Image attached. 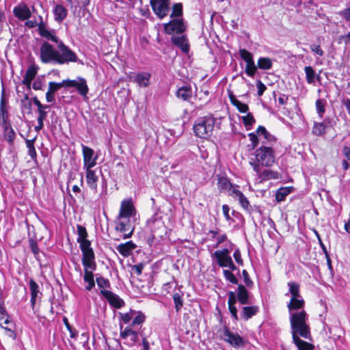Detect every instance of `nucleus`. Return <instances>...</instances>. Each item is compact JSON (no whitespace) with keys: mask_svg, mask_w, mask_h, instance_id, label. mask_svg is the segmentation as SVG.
Here are the masks:
<instances>
[{"mask_svg":"<svg viewBox=\"0 0 350 350\" xmlns=\"http://www.w3.org/2000/svg\"><path fill=\"white\" fill-rule=\"evenodd\" d=\"M39 57L43 64H68L77 62V54L63 42L57 44V49L47 41H44L40 47Z\"/></svg>","mask_w":350,"mask_h":350,"instance_id":"f257e3e1","label":"nucleus"},{"mask_svg":"<svg viewBox=\"0 0 350 350\" xmlns=\"http://www.w3.org/2000/svg\"><path fill=\"white\" fill-rule=\"evenodd\" d=\"M291 334L293 336V340L295 345L297 346L299 350H313L314 346L308 342L300 339L299 336L306 338L310 339V326L307 323H304V319H293L292 321Z\"/></svg>","mask_w":350,"mask_h":350,"instance_id":"f03ea898","label":"nucleus"},{"mask_svg":"<svg viewBox=\"0 0 350 350\" xmlns=\"http://www.w3.org/2000/svg\"><path fill=\"white\" fill-rule=\"evenodd\" d=\"M215 123V119L212 116L198 118L193 124V132L197 137L207 139L212 135Z\"/></svg>","mask_w":350,"mask_h":350,"instance_id":"7ed1b4c3","label":"nucleus"},{"mask_svg":"<svg viewBox=\"0 0 350 350\" xmlns=\"http://www.w3.org/2000/svg\"><path fill=\"white\" fill-rule=\"evenodd\" d=\"M305 301L301 296L297 297H291L290 301L287 304V308L289 312V320L291 327H292L293 319H304V323H307L308 315L304 310Z\"/></svg>","mask_w":350,"mask_h":350,"instance_id":"20e7f679","label":"nucleus"},{"mask_svg":"<svg viewBox=\"0 0 350 350\" xmlns=\"http://www.w3.org/2000/svg\"><path fill=\"white\" fill-rule=\"evenodd\" d=\"M82 264L84 267V276L83 280L85 282L88 283L85 286V289L90 291L95 286L94 280V274L92 273L96 268L95 262V256L88 257H82Z\"/></svg>","mask_w":350,"mask_h":350,"instance_id":"39448f33","label":"nucleus"},{"mask_svg":"<svg viewBox=\"0 0 350 350\" xmlns=\"http://www.w3.org/2000/svg\"><path fill=\"white\" fill-rule=\"evenodd\" d=\"M255 160L262 166H271L275 162L274 150L271 147L261 146L255 151Z\"/></svg>","mask_w":350,"mask_h":350,"instance_id":"423d86ee","label":"nucleus"},{"mask_svg":"<svg viewBox=\"0 0 350 350\" xmlns=\"http://www.w3.org/2000/svg\"><path fill=\"white\" fill-rule=\"evenodd\" d=\"M77 242L80 243V249L82 252V257H90L94 256L93 249L91 247V243L87 239L88 232L85 227L77 226Z\"/></svg>","mask_w":350,"mask_h":350,"instance_id":"0eeeda50","label":"nucleus"},{"mask_svg":"<svg viewBox=\"0 0 350 350\" xmlns=\"http://www.w3.org/2000/svg\"><path fill=\"white\" fill-rule=\"evenodd\" d=\"M150 5L154 13L161 19L170 12V0H150Z\"/></svg>","mask_w":350,"mask_h":350,"instance_id":"6e6552de","label":"nucleus"},{"mask_svg":"<svg viewBox=\"0 0 350 350\" xmlns=\"http://www.w3.org/2000/svg\"><path fill=\"white\" fill-rule=\"evenodd\" d=\"M163 28L165 32L167 34L182 33L186 30L183 18H172L170 22L163 25Z\"/></svg>","mask_w":350,"mask_h":350,"instance_id":"1a4fd4ad","label":"nucleus"},{"mask_svg":"<svg viewBox=\"0 0 350 350\" xmlns=\"http://www.w3.org/2000/svg\"><path fill=\"white\" fill-rule=\"evenodd\" d=\"M221 338L236 349L244 347L245 345L242 337L238 334L230 332L227 328L224 330Z\"/></svg>","mask_w":350,"mask_h":350,"instance_id":"9d476101","label":"nucleus"},{"mask_svg":"<svg viewBox=\"0 0 350 350\" xmlns=\"http://www.w3.org/2000/svg\"><path fill=\"white\" fill-rule=\"evenodd\" d=\"M147 226L151 230L153 237H161L165 225L161 217L157 215L152 216L147 221Z\"/></svg>","mask_w":350,"mask_h":350,"instance_id":"9b49d317","label":"nucleus"},{"mask_svg":"<svg viewBox=\"0 0 350 350\" xmlns=\"http://www.w3.org/2000/svg\"><path fill=\"white\" fill-rule=\"evenodd\" d=\"M120 336L122 339H126L130 337V340L132 344H135L139 341V335L142 337H146L142 332H138L135 327L131 326H126L123 328L122 324H120Z\"/></svg>","mask_w":350,"mask_h":350,"instance_id":"f8f14e48","label":"nucleus"},{"mask_svg":"<svg viewBox=\"0 0 350 350\" xmlns=\"http://www.w3.org/2000/svg\"><path fill=\"white\" fill-rule=\"evenodd\" d=\"M136 213L135 208L131 199L123 200L120 204V208L118 213L119 219H130L135 215Z\"/></svg>","mask_w":350,"mask_h":350,"instance_id":"ddd939ff","label":"nucleus"},{"mask_svg":"<svg viewBox=\"0 0 350 350\" xmlns=\"http://www.w3.org/2000/svg\"><path fill=\"white\" fill-rule=\"evenodd\" d=\"M40 25H39V34L41 37L46 38L48 40H51L57 44H59V42H62L59 40L57 36H56L55 30H49L46 27V25L43 22V18L41 16H39Z\"/></svg>","mask_w":350,"mask_h":350,"instance_id":"4468645a","label":"nucleus"},{"mask_svg":"<svg viewBox=\"0 0 350 350\" xmlns=\"http://www.w3.org/2000/svg\"><path fill=\"white\" fill-rule=\"evenodd\" d=\"M100 294L116 308H120L124 306V301L111 291L100 290Z\"/></svg>","mask_w":350,"mask_h":350,"instance_id":"2eb2a0df","label":"nucleus"},{"mask_svg":"<svg viewBox=\"0 0 350 350\" xmlns=\"http://www.w3.org/2000/svg\"><path fill=\"white\" fill-rule=\"evenodd\" d=\"M69 88H75L80 95H81L84 99H88L87 94L89 91V88L87 85V82L85 79L79 77L77 80H70Z\"/></svg>","mask_w":350,"mask_h":350,"instance_id":"dca6fc26","label":"nucleus"},{"mask_svg":"<svg viewBox=\"0 0 350 350\" xmlns=\"http://www.w3.org/2000/svg\"><path fill=\"white\" fill-rule=\"evenodd\" d=\"M82 152L83 156L84 168H92L96 163V157H93L94 151L91 148L86 146H82Z\"/></svg>","mask_w":350,"mask_h":350,"instance_id":"f3484780","label":"nucleus"},{"mask_svg":"<svg viewBox=\"0 0 350 350\" xmlns=\"http://www.w3.org/2000/svg\"><path fill=\"white\" fill-rule=\"evenodd\" d=\"M14 16L20 21H25L31 16V12L29 7L24 3H21L16 6L13 10Z\"/></svg>","mask_w":350,"mask_h":350,"instance_id":"a211bd4d","label":"nucleus"},{"mask_svg":"<svg viewBox=\"0 0 350 350\" xmlns=\"http://www.w3.org/2000/svg\"><path fill=\"white\" fill-rule=\"evenodd\" d=\"M230 251L228 249L222 250H217L214 252V256L217 260V263L219 267H226L232 260V258L229 256Z\"/></svg>","mask_w":350,"mask_h":350,"instance_id":"6ab92c4d","label":"nucleus"},{"mask_svg":"<svg viewBox=\"0 0 350 350\" xmlns=\"http://www.w3.org/2000/svg\"><path fill=\"white\" fill-rule=\"evenodd\" d=\"M10 124L8 120V112L4 98V90H3L0 101V126L3 128Z\"/></svg>","mask_w":350,"mask_h":350,"instance_id":"aec40b11","label":"nucleus"},{"mask_svg":"<svg viewBox=\"0 0 350 350\" xmlns=\"http://www.w3.org/2000/svg\"><path fill=\"white\" fill-rule=\"evenodd\" d=\"M116 230L122 232L124 239L131 237L134 228L131 223H123L122 221H116Z\"/></svg>","mask_w":350,"mask_h":350,"instance_id":"412c9836","label":"nucleus"},{"mask_svg":"<svg viewBox=\"0 0 350 350\" xmlns=\"http://www.w3.org/2000/svg\"><path fill=\"white\" fill-rule=\"evenodd\" d=\"M29 290L31 293V306L32 308L35 307L37 299L40 295H42V293L40 291V288L38 284L36 282V281L31 278L29 280Z\"/></svg>","mask_w":350,"mask_h":350,"instance_id":"4be33fe9","label":"nucleus"},{"mask_svg":"<svg viewBox=\"0 0 350 350\" xmlns=\"http://www.w3.org/2000/svg\"><path fill=\"white\" fill-rule=\"evenodd\" d=\"M38 72V68L34 65L28 67L22 81L23 85H26L28 89L31 88V83Z\"/></svg>","mask_w":350,"mask_h":350,"instance_id":"5701e85b","label":"nucleus"},{"mask_svg":"<svg viewBox=\"0 0 350 350\" xmlns=\"http://www.w3.org/2000/svg\"><path fill=\"white\" fill-rule=\"evenodd\" d=\"M171 41L174 45L180 48L184 53H187L189 52V45L185 36H172Z\"/></svg>","mask_w":350,"mask_h":350,"instance_id":"b1692460","label":"nucleus"},{"mask_svg":"<svg viewBox=\"0 0 350 350\" xmlns=\"http://www.w3.org/2000/svg\"><path fill=\"white\" fill-rule=\"evenodd\" d=\"M250 293L243 284H239L237 287V299L242 305H246L250 303Z\"/></svg>","mask_w":350,"mask_h":350,"instance_id":"393cba45","label":"nucleus"},{"mask_svg":"<svg viewBox=\"0 0 350 350\" xmlns=\"http://www.w3.org/2000/svg\"><path fill=\"white\" fill-rule=\"evenodd\" d=\"M86 181L88 186L95 191H97V182L98 176L92 168H86Z\"/></svg>","mask_w":350,"mask_h":350,"instance_id":"a878e982","label":"nucleus"},{"mask_svg":"<svg viewBox=\"0 0 350 350\" xmlns=\"http://www.w3.org/2000/svg\"><path fill=\"white\" fill-rule=\"evenodd\" d=\"M136 245L132 241H128L125 243L120 244L117 246V250L124 257L131 255L133 250L135 248Z\"/></svg>","mask_w":350,"mask_h":350,"instance_id":"bb28decb","label":"nucleus"},{"mask_svg":"<svg viewBox=\"0 0 350 350\" xmlns=\"http://www.w3.org/2000/svg\"><path fill=\"white\" fill-rule=\"evenodd\" d=\"M53 13L55 21L61 23L67 16V10L62 5H57L53 10Z\"/></svg>","mask_w":350,"mask_h":350,"instance_id":"cd10ccee","label":"nucleus"},{"mask_svg":"<svg viewBox=\"0 0 350 350\" xmlns=\"http://www.w3.org/2000/svg\"><path fill=\"white\" fill-rule=\"evenodd\" d=\"M258 312V307L256 306H244L243 307V311L241 314V318L244 320H248L253 316L256 315Z\"/></svg>","mask_w":350,"mask_h":350,"instance_id":"c85d7f7f","label":"nucleus"},{"mask_svg":"<svg viewBox=\"0 0 350 350\" xmlns=\"http://www.w3.org/2000/svg\"><path fill=\"white\" fill-rule=\"evenodd\" d=\"M176 95L183 100H189L192 96V90L190 86H183L177 90Z\"/></svg>","mask_w":350,"mask_h":350,"instance_id":"c756f323","label":"nucleus"},{"mask_svg":"<svg viewBox=\"0 0 350 350\" xmlns=\"http://www.w3.org/2000/svg\"><path fill=\"white\" fill-rule=\"evenodd\" d=\"M3 137L9 143L10 145H12L16 137V133L12 128L11 125H7L3 127Z\"/></svg>","mask_w":350,"mask_h":350,"instance_id":"7c9ffc66","label":"nucleus"},{"mask_svg":"<svg viewBox=\"0 0 350 350\" xmlns=\"http://www.w3.org/2000/svg\"><path fill=\"white\" fill-rule=\"evenodd\" d=\"M150 75L146 72L139 73L136 75L134 81L139 86L146 87L149 84Z\"/></svg>","mask_w":350,"mask_h":350,"instance_id":"2f4dec72","label":"nucleus"},{"mask_svg":"<svg viewBox=\"0 0 350 350\" xmlns=\"http://www.w3.org/2000/svg\"><path fill=\"white\" fill-rule=\"evenodd\" d=\"M257 66L261 70H270L273 66V61L269 57H260L257 62Z\"/></svg>","mask_w":350,"mask_h":350,"instance_id":"473e14b6","label":"nucleus"},{"mask_svg":"<svg viewBox=\"0 0 350 350\" xmlns=\"http://www.w3.org/2000/svg\"><path fill=\"white\" fill-rule=\"evenodd\" d=\"M36 141V137L32 139H26L25 144L26 146L28 149V154L31 157V159L33 161L36 160L37 153L34 146V143Z\"/></svg>","mask_w":350,"mask_h":350,"instance_id":"72a5a7b5","label":"nucleus"},{"mask_svg":"<svg viewBox=\"0 0 350 350\" xmlns=\"http://www.w3.org/2000/svg\"><path fill=\"white\" fill-rule=\"evenodd\" d=\"M326 125L324 122H314V126L312 129V134L317 136H321L325 133Z\"/></svg>","mask_w":350,"mask_h":350,"instance_id":"f704fd0d","label":"nucleus"},{"mask_svg":"<svg viewBox=\"0 0 350 350\" xmlns=\"http://www.w3.org/2000/svg\"><path fill=\"white\" fill-rule=\"evenodd\" d=\"M232 183L226 177H219L218 179L217 187L220 191H226L232 189Z\"/></svg>","mask_w":350,"mask_h":350,"instance_id":"c9c22d12","label":"nucleus"},{"mask_svg":"<svg viewBox=\"0 0 350 350\" xmlns=\"http://www.w3.org/2000/svg\"><path fill=\"white\" fill-rule=\"evenodd\" d=\"M292 191V188L290 187H281L277 190L275 193V199L277 202H282L284 200L285 197L288 196Z\"/></svg>","mask_w":350,"mask_h":350,"instance_id":"e433bc0d","label":"nucleus"},{"mask_svg":"<svg viewBox=\"0 0 350 350\" xmlns=\"http://www.w3.org/2000/svg\"><path fill=\"white\" fill-rule=\"evenodd\" d=\"M172 18H183V5L180 3H177L173 5L172 11L170 14Z\"/></svg>","mask_w":350,"mask_h":350,"instance_id":"4c0bfd02","label":"nucleus"},{"mask_svg":"<svg viewBox=\"0 0 350 350\" xmlns=\"http://www.w3.org/2000/svg\"><path fill=\"white\" fill-rule=\"evenodd\" d=\"M288 286L289 287V293L291 295V297H299L301 296L300 295L299 288L300 286L298 283H296L295 282H288Z\"/></svg>","mask_w":350,"mask_h":350,"instance_id":"58836bf2","label":"nucleus"},{"mask_svg":"<svg viewBox=\"0 0 350 350\" xmlns=\"http://www.w3.org/2000/svg\"><path fill=\"white\" fill-rule=\"evenodd\" d=\"M256 133L258 135H262L268 142H275V138L274 136L271 135L262 126H259L256 130Z\"/></svg>","mask_w":350,"mask_h":350,"instance_id":"ea45409f","label":"nucleus"},{"mask_svg":"<svg viewBox=\"0 0 350 350\" xmlns=\"http://www.w3.org/2000/svg\"><path fill=\"white\" fill-rule=\"evenodd\" d=\"M304 70L307 83L309 84L314 83L316 77V73L314 69L311 66H308L304 68Z\"/></svg>","mask_w":350,"mask_h":350,"instance_id":"a19ab883","label":"nucleus"},{"mask_svg":"<svg viewBox=\"0 0 350 350\" xmlns=\"http://www.w3.org/2000/svg\"><path fill=\"white\" fill-rule=\"evenodd\" d=\"M241 120L247 130L251 129V126L255 123V119L251 113H247L246 116H242Z\"/></svg>","mask_w":350,"mask_h":350,"instance_id":"79ce46f5","label":"nucleus"},{"mask_svg":"<svg viewBox=\"0 0 350 350\" xmlns=\"http://www.w3.org/2000/svg\"><path fill=\"white\" fill-rule=\"evenodd\" d=\"M133 319V321L129 326L136 328L137 325H142L145 321L146 316L142 312H138Z\"/></svg>","mask_w":350,"mask_h":350,"instance_id":"37998d69","label":"nucleus"},{"mask_svg":"<svg viewBox=\"0 0 350 350\" xmlns=\"http://www.w3.org/2000/svg\"><path fill=\"white\" fill-rule=\"evenodd\" d=\"M237 198L240 204L245 210L250 211L252 209L249 200L243 193H239Z\"/></svg>","mask_w":350,"mask_h":350,"instance_id":"c03bdc74","label":"nucleus"},{"mask_svg":"<svg viewBox=\"0 0 350 350\" xmlns=\"http://www.w3.org/2000/svg\"><path fill=\"white\" fill-rule=\"evenodd\" d=\"M325 100L323 99H318L316 100L315 107L317 109V112L319 116L321 118L325 111Z\"/></svg>","mask_w":350,"mask_h":350,"instance_id":"a18cd8bd","label":"nucleus"},{"mask_svg":"<svg viewBox=\"0 0 350 350\" xmlns=\"http://www.w3.org/2000/svg\"><path fill=\"white\" fill-rule=\"evenodd\" d=\"M258 69V66L255 65L254 61H252L251 62L247 63L245 66V73L251 77H253Z\"/></svg>","mask_w":350,"mask_h":350,"instance_id":"49530a36","label":"nucleus"},{"mask_svg":"<svg viewBox=\"0 0 350 350\" xmlns=\"http://www.w3.org/2000/svg\"><path fill=\"white\" fill-rule=\"evenodd\" d=\"M260 177L263 179H276L278 178V173L269 170H264L261 172Z\"/></svg>","mask_w":350,"mask_h":350,"instance_id":"de8ad7c7","label":"nucleus"},{"mask_svg":"<svg viewBox=\"0 0 350 350\" xmlns=\"http://www.w3.org/2000/svg\"><path fill=\"white\" fill-rule=\"evenodd\" d=\"M173 299L175 305L176 311L178 312L180 310L183 305L182 297L179 293H176L173 295Z\"/></svg>","mask_w":350,"mask_h":350,"instance_id":"09e8293b","label":"nucleus"},{"mask_svg":"<svg viewBox=\"0 0 350 350\" xmlns=\"http://www.w3.org/2000/svg\"><path fill=\"white\" fill-rule=\"evenodd\" d=\"M21 108L23 111L25 110L29 113L31 111V102L27 94H25L24 98L21 100Z\"/></svg>","mask_w":350,"mask_h":350,"instance_id":"8fccbe9b","label":"nucleus"},{"mask_svg":"<svg viewBox=\"0 0 350 350\" xmlns=\"http://www.w3.org/2000/svg\"><path fill=\"white\" fill-rule=\"evenodd\" d=\"M96 280L98 286L101 288V290H106L105 288L110 287L109 281L102 276L97 277Z\"/></svg>","mask_w":350,"mask_h":350,"instance_id":"3c124183","label":"nucleus"},{"mask_svg":"<svg viewBox=\"0 0 350 350\" xmlns=\"http://www.w3.org/2000/svg\"><path fill=\"white\" fill-rule=\"evenodd\" d=\"M239 54L241 57L247 63L254 61L252 54L246 49H240Z\"/></svg>","mask_w":350,"mask_h":350,"instance_id":"603ef678","label":"nucleus"},{"mask_svg":"<svg viewBox=\"0 0 350 350\" xmlns=\"http://www.w3.org/2000/svg\"><path fill=\"white\" fill-rule=\"evenodd\" d=\"M10 323L9 317L6 313V310L5 308L0 305V324L2 325L3 324H8Z\"/></svg>","mask_w":350,"mask_h":350,"instance_id":"864d4df0","label":"nucleus"},{"mask_svg":"<svg viewBox=\"0 0 350 350\" xmlns=\"http://www.w3.org/2000/svg\"><path fill=\"white\" fill-rule=\"evenodd\" d=\"M135 314V312L132 310L126 313H120V319L124 324H128L132 320Z\"/></svg>","mask_w":350,"mask_h":350,"instance_id":"5fc2aeb1","label":"nucleus"},{"mask_svg":"<svg viewBox=\"0 0 350 350\" xmlns=\"http://www.w3.org/2000/svg\"><path fill=\"white\" fill-rule=\"evenodd\" d=\"M224 275L225 278L228 280L230 282L237 284H238V280L234 276V275L229 270H224L223 271Z\"/></svg>","mask_w":350,"mask_h":350,"instance_id":"6e6d98bb","label":"nucleus"},{"mask_svg":"<svg viewBox=\"0 0 350 350\" xmlns=\"http://www.w3.org/2000/svg\"><path fill=\"white\" fill-rule=\"evenodd\" d=\"M63 322H64L65 326L66 327L67 329L69 331L70 337L72 338H75L77 336V332L76 330L72 329V326L70 325L68 320L66 317H64L63 318Z\"/></svg>","mask_w":350,"mask_h":350,"instance_id":"4d7b16f0","label":"nucleus"},{"mask_svg":"<svg viewBox=\"0 0 350 350\" xmlns=\"http://www.w3.org/2000/svg\"><path fill=\"white\" fill-rule=\"evenodd\" d=\"M257 133H250L248 134V137L250 138V140L251 141V148L254 149L258 144V137Z\"/></svg>","mask_w":350,"mask_h":350,"instance_id":"13d9d810","label":"nucleus"},{"mask_svg":"<svg viewBox=\"0 0 350 350\" xmlns=\"http://www.w3.org/2000/svg\"><path fill=\"white\" fill-rule=\"evenodd\" d=\"M242 275L243 277V280L245 285L248 287H252L253 286V282L250 278V275L246 270H243Z\"/></svg>","mask_w":350,"mask_h":350,"instance_id":"bf43d9fd","label":"nucleus"},{"mask_svg":"<svg viewBox=\"0 0 350 350\" xmlns=\"http://www.w3.org/2000/svg\"><path fill=\"white\" fill-rule=\"evenodd\" d=\"M256 87L258 89V95L259 96H262L267 89V87L265 86V85L264 83H262V81L260 80L257 81Z\"/></svg>","mask_w":350,"mask_h":350,"instance_id":"052dcab7","label":"nucleus"},{"mask_svg":"<svg viewBox=\"0 0 350 350\" xmlns=\"http://www.w3.org/2000/svg\"><path fill=\"white\" fill-rule=\"evenodd\" d=\"M235 107L240 113H246L249 109L247 105L241 103V101H239Z\"/></svg>","mask_w":350,"mask_h":350,"instance_id":"680f3d73","label":"nucleus"},{"mask_svg":"<svg viewBox=\"0 0 350 350\" xmlns=\"http://www.w3.org/2000/svg\"><path fill=\"white\" fill-rule=\"evenodd\" d=\"M310 49L312 52L317 54L320 57L323 56L324 54L323 51L321 49L320 45L312 44L310 46Z\"/></svg>","mask_w":350,"mask_h":350,"instance_id":"e2e57ef3","label":"nucleus"},{"mask_svg":"<svg viewBox=\"0 0 350 350\" xmlns=\"http://www.w3.org/2000/svg\"><path fill=\"white\" fill-rule=\"evenodd\" d=\"M228 295H229L228 301V307L234 306V304L237 301L235 293L232 291H230V292H229Z\"/></svg>","mask_w":350,"mask_h":350,"instance_id":"0e129e2a","label":"nucleus"},{"mask_svg":"<svg viewBox=\"0 0 350 350\" xmlns=\"http://www.w3.org/2000/svg\"><path fill=\"white\" fill-rule=\"evenodd\" d=\"M33 103L38 107V110H43L46 109H49V105H42L40 100L37 98V97H34L33 98Z\"/></svg>","mask_w":350,"mask_h":350,"instance_id":"69168bd1","label":"nucleus"},{"mask_svg":"<svg viewBox=\"0 0 350 350\" xmlns=\"http://www.w3.org/2000/svg\"><path fill=\"white\" fill-rule=\"evenodd\" d=\"M233 256L234 258L235 261L238 264L243 265V260L241 258V252H240L239 250H236L234 252Z\"/></svg>","mask_w":350,"mask_h":350,"instance_id":"338daca9","label":"nucleus"},{"mask_svg":"<svg viewBox=\"0 0 350 350\" xmlns=\"http://www.w3.org/2000/svg\"><path fill=\"white\" fill-rule=\"evenodd\" d=\"M340 14L347 21L350 19V7L340 12Z\"/></svg>","mask_w":350,"mask_h":350,"instance_id":"774afa93","label":"nucleus"}]
</instances>
